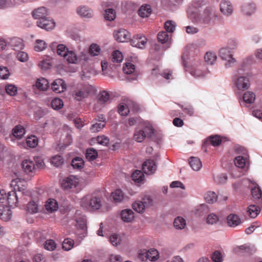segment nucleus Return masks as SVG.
<instances>
[{"label": "nucleus", "instance_id": "nucleus-52", "mask_svg": "<svg viewBox=\"0 0 262 262\" xmlns=\"http://www.w3.org/2000/svg\"><path fill=\"white\" fill-rule=\"evenodd\" d=\"M123 71L126 74H132L135 71V66L130 62H126L123 67Z\"/></svg>", "mask_w": 262, "mask_h": 262}, {"label": "nucleus", "instance_id": "nucleus-19", "mask_svg": "<svg viewBox=\"0 0 262 262\" xmlns=\"http://www.w3.org/2000/svg\"><path fill=\"white\" fill-rule=\"evenodd\" d=\"M32 14L35 19L39 20L47 17L49 15V11L46 7H41L34 10Z\"/></svg>", "mask_w": 262, "mask_h": 262}, {"label": "nucleus", "instance_id": "nucleus-59", "mask_svg": "<svg viewBox=\"0 0 262 262\" xmlns=\"http://www.w3.org/2000/svg\"><path fill=\"white\" fill-rule=\"evenodd\" d=\"M246 160L242 156H238L235 158L234 163L236 166L243 168L246 165Z\"/></svg>", "mask_w": 262, "mask_h": 262}, {"label": "nucleus", "instance_id": "nucleus-18", "mask_svg": "<svg viewBox=\"0 0 262 262\" xmlns=\"http://www.w3.org/2000/svg\"><path fill=\"white\" fill-rule=\"evenodd\" d=\"M18 196L16 194V191L12 190L10 191H9L7 193V195L6 198V202L8 206L14 207L17 206L18 204Z\"/></svg>", "mask_w": 262, "mask_h": 262}, {"label": "nucleus", "instance_id": "nucleus-54", "mask_svg": "<svg viewBox=\"0 0 262 262\" xmlns=\"http://www.w3.org/2000/svg\"><path fill=\"white\" fill-rule=\"evenodd\" d=\"M5 90L6 93L11 96H15L17 94V88L13 84H10L6 85Z\"/></svg>", "mask_w": 262, "mask_h": 262}, {"label": "nucleus", "instance_id": "nucleus-27", "mask_svg": "<svg viewBox=\"0 0 262 262\" xmlns=\"http://www.w3.org/2000/svg\"><path fill=\"white\" fill-rule=\"evenodd\" d=\"M35 86L40 91H46L49 86L48 81L44 78H40L37 79L35 83Z\"/></svg>", "mask_w": 262, "mask_h": 262}, {"label": "nucleus", "instance_id": "nucleus-2", "mask_svg": "<svg viewBox=\"0 0 262 262\" xmlns=\"http://www.w3.org/2000/svg\"><path fill=\"white\" fill-rule=\"evenodd\" d=\"M57 53L58 55L63 57L68 62L75 63L78 58L75 52L69 49L63 44L58 45L57 47Z\"/></svg>", "mask_w": 262, "mask_h": 262}, {"label": "nucleus", "instance_id": "nucleus-38", "mask_svg": "<svg viewBox=\"0 0 262 262\" xmlns=\"http://www.w3.org/2000/svg\"><path fill=\"white\" fill-rule=\"evenodd\" d=\"M249 216L252 218L256 217L260 212L259 208L254 205H251L248 208Z\"/></svg>", "mask_w": 262, "mask_h": 262}, {"label": "nucleus", "instance_id": "nucleus-10", "mask_svg": "<svg viewBox=\"0 0 262 262\" xmlns=\"http://www.w3.org/2000/svg\"><path fill=\"white\" fill-rule=\"evenodd\" d=\"M7 43L8 48H10L16 51H19L24 48L23 40L18 37L8 39L7 40Z\"/></svg>", "mask_w": 262, "mask_h": 262}, {"label": "nucleus", "instance_id": "nucleus-4", "mask_svg": "<svg viewBox=\"0 0 262 262\" xmlns=\"http://www.w3.org/2000/svg\"><path fill=\"white\" fill-rule=\"evenodd\" d=\"M81 207L89 211L98 209V198L96 196L86 195L81 201Z\"/></svg>", "mask_w": 262, "mask_h": 262}, {"label": "nucleus", "instance_id": "nucleus-13", "mask_svg": "<svg viewBox=\"0 0 262 262\" xmlns=\"http://www.w3.org/2000/svg\"><path fill=\"white\" fill-rule=\"evenodd\" d=\"M36 24L37 26L47 31L53 29L55 25L54 20L48 17L37 20Z\"/></svg>", "mask_w": 262, "mask_h": 262}, {"label": "nucleus", "instance_id": "nucleus-56", "mask_svg": "<svg viewBox=\"0 0 262 262\" xmlns=\"http://www.w3.org/2000/svg\"><path fill=\"white\" fill-rule=\"evenodd\" d=\"M148 259L150 261H155L159 257L158 251L155 249H150L147 251Z\"/></svg>", "mask_w": 262, "mask_h": 262}, {"label": "nucleus", "instance_id": "nucleus-49", "mask_svg": "<svg viewBox=\"0 0 262 262\" xmlns=\"http://www.w3.org/2000/svg\"><path fill=\"white\" fill-rule=\"evenodd\" d=\"M38 138L35 136H31L27 138L26 143L30 147H35L38 145Z\"/></svg>", "mask_w": 262, "mask_h": 262}, {"label": "nucleus", "instance_id": "nucleus-30", "mask_svg": "<svg viewBox=\"0 0 262 262\" xmlns=\"http://www.w3.org/2000/svg\"><path fill=\"white\" fill-rule=\"evenodd\" d=\"M112 197L113 201L117 203L121 202L124 198V193L121 189H117L112 193Z\"/></svg>", "mask_w": 262, "mask_h": 262}, {"label": "nucleus", "instance_id": "nucleus-26", "mask_svg": "<svg viewBox=\"0 0 262 262\" xmlns=\"http://www.w3.org/2000/svg\"><path fill=\"white\" fill-rule=\"evenodd\" d=\"M45 208L49 212L51 213L57 210L58 204L56 200L49 199L46 203Z\"/></svg>", "mask_w": 262, "mask_h": 262}, {"label": "nucleus", "instance_id": "nucleus-17", "mask_svg": "<svg viewBox=\"0 0 262 262\" xmlns=\"http://www.w3.org/2000/svg\"><path fill=\"white\" fill-rule=\"evenodd\" d=\"M52 90L56 93H60L64 92L67 88L66 84L61 79L55 80L51 84Z\"/></svg>", "mask_w": 262, "mask_h": 262}, {"label": "nucleus", "instance_id": "nucleus-64", "mask_svg": "<svg viewBox=\"0 0 262 262\" xmlns=\"http://www.w3.org/2000/svg\"><path fill=\"white\" fill-rule=\"evenodd\" d=\"M10 75V72L8 68L6 67H0V78L3 79L8 78Z\"/></svg>", "mask_w": 262, "mask_h": 262}, {"label": "nucleus", "instance_id": "nucleus-6", "mask_svg": "<svg viewBox=\"0 0 262 262\" xmlns=\"http://www.w3.org/2000/svg\"><path fill=\"white\" fill-rule=\"evenodd\" d=\"M79 179L75 176H70L62 180V187L66 190L75 188L79 184Z\"/></svg>", "mask_w": 262, "mask_h": 262}, {"label": "nucleus", "instance_id": "nucleus-1", "mask_svg": "<svg viewBox=\"0 0 262 262\" xmlns=\"http://www.w3.org/2000/svg\"><path fill=\"white\" fill-rule=\"evenodd\" d=\"M187 13L188 18L191 20L193 23L203 26L210 25L211 23V20L215 16L214 12L213 9L210 8L206 9L202 14L191 12L190 10H188Z\"/></svg>", "mask_w": 262, "mask_h": 262}, {"label": "nucleus", "instance_id": "nucleus-51", "mask_svg": "<svg viewBox=\"0 0 262 262\" xmlns=\"http://www.w3.org/2000/svg\"><path fill=\"white\" fill-rule=\"evenodd\" d=\"M64 136L65 138L63 139V145L62 146L63 148H66L72 142V138L71 134V131L66 132L65 133Z\"/></svg>", "mask_w": 262, "mask_h": 262}, {"label": "nucleus", "instance_id": "nucleus-22", "mask_svg": "<svg viewBox=\"0 0 262 262\" xmlns=\"http://www.w3.org/2000/svg\"><path fill=\"white\" fill-rule=\"evenodd\" d=\"M21 167L27 174L32 173L35 169L34 161L31 160H24L21 163Z\"/></svg>", "mask_w": 262, "mask_h": 262}, {"label": "nucleus", "instance_id": "nucleus-45", "mask_svg": "<svg viewBox=\"0 0 262 262\" xmlns=\"http://www.w3.org/2000/svg\"><path fill=\"white\" fill-rule=\"evenodd\" d=\"M112 56V61L113 62L120 63L123 59L122 53L118 50L114 51Z\"/></svg>", "mask_w": 262, "mask_h": 262}, {"label": "nucleus", "instance_id": "nucleus-12", "mask_svg": "<svg viewBox=\"0 0 262 262\" xmlns=\"http://www.w3.org/2000/svg\"><path fill=\"white\" fill-rule=\"evenodd\" d=\"M27 182L24 179L17 178L11 181L10 186L14 191H24L27 188Z\"/></svg>", "mask_w": 262, "mask_h": 262}, {"label": "nucleus", "instance_id": "nucleus-29", "mask_svg": "<svg viewBox=\"0 0 262 262\" xmlns=\"http://www.w3.org/2000/svg\"><path fill=\"white\" fill-rule=\"evenodd\" d=\"M189 163L190 167L195 171L199 170L202 166L201 161L196 157H191Z\"/></svg>", "mask_w": 262, "mask_h": 262}, {"label": "nucleus", "instance_id": "nucleus-58", "mask_svg": "<svg viewBox=\"0 0 262 262\" xmlns=\"http://www.w3.org/2000/svg\"><path fill=\"white\" fill-rule=\"evenodd\" d=\"M45 249L49 251H53L56 247V244L53 239H48L43 244Z\"/></svg>", "mask_w": 262, "mask_h": 262}, {"label": "nucleus", "instance_id": "nucleus-33", "mask_svg": "<svg viewBox=\"0 0 262 262\" xmlns=\"http://www.w3.org/2000/svg\"><path fill=\"white\" fill-rule=\"evenodd\" d=\"M25 134V129L21 125H16L13 129V135L17 138L20 139Z\"/></svg>", "mask_w": 262, "mask_h": 262}, {"label": "nucleus", "instance_id": "nucleus-31", "mask_svg": "<svg viewBox=\"0 0 262 262\" xmlns=\"http://www.w3.org/2000/svg\"><path fill=\"white\" fill-rule=\"evenodd\" d=\"M151 13V7L149 5L142 6L138 11L139 15L142 17H147Z\"/></svg>", "mask_w": 262, "mask_h": 262}, {"label": "nucleus", "instance_id": "nucleus-8", "mask_svg": "<svg viewBox=\"0 0 262 262\" xmlns=\"http://www.w3.org/2000/svg\"><path fill=\"white\" fill-rule=\"evenodd\" d=\"M114 37L116 41L120 42H126L130 40V34L125 29H119L116 30L113 33Z\"/></svg>", "mask_w": 262, "mask_h": 262}, {"label": "nucleus", "instance_id": "nucleus-25", "mask_svg": "<svg viewBox=\"0 0 262 262\" xmlns=\"http://www.w3.org/2000/svg\"><path fill=\"white\" fill-rule=\"evenodd\" d=\"M121 217L124 222H131L135 217L134 213L131 209H125L121 211Z\"/></svg>", "mask_w": 262, "mask_h": 262}, {"label": "nucleus", "instance_id": "nucleus-5", "mask_svg": "<svg viewBox=\"0 0 262 262\" xmlns=\"http://www.w3.org/2000/svg\"><path fill=\"white\" fill-rule=\"evenodd\" d=\"M75 217L76 222V226L81 230V231H79L77 234L80 238L82 239L86 236L87 233L85 216L84 215H81L80 212L77 211L75 213Z\"/></svg>", "mask_w": 262, "mask_h": 262}, {"label": "nucleus", "instance_id": "nucleus-63", "mask_svg": "<svg viewBox=\"0 0 262 262\" xmlns=\"http://www.w3.org/2000/svg\"><path fill=\"white\" fill-rule=\"evenodd\" d=\"M206 220L207 224L213 225L217 223L219 219V217L216 214L212 213L208 215Z\"/></svg>", "mask_w": 262, "mask_h": 262}, {"label": "nucleus", "instance_id": "nucleus-39", "mask_svg": "<svg viewBox=\"0 0 262 262\" xmlns=\"http://www.w3.org/2000/svg\"><path fill=\"white\" fill-rule=\"evenodd\" d=\"M97 156L98 152L96 149L93 148H90L86 150L85 157L89 161L95 160Z\"/></svg>", "mask_w": 262, "mask_h": 262}, {"label": "nucleus", "instance_id": "nucleus-34", "mask_svg": "<svg viewBox=\"0 0 262 262\" xmlns=\"http://www.w3.org/2000/svg\"><path fill=\"white\" fill-rule=\"evenodd\" d=\"M243 99L245 102L251 104L254 101L255 99V95L252 92L247 91L243 95Z\"/></svg>", "mask_w": 262, "mask_h": 262}, {"label": "nucleus", "instance_id": "nucleus-28", "mask_svg": "<svg viewBox=\"0 0 262 262\" xmlns=\"http://www.w3.org/2000/svg\"><path fill=\"white\" fill-rule=\"evenodd\" d=\"M88 93L84 89H77L73 93V96L77 101H81L88 96Z\"/></svg>", "mask_w": 262, "mask_h": 262}, {"label": "nucleus", "instance_id": "nucleus-9", "mask_svg": "<svg viewBox=\"0 0 262 262\" xmlns=\"http://www.w3.org/2000/svg\"><path fill=\"white\" fill-rule=\"evenodd\" d=\"M236 88L239 91H244L248 89L250 85L249 78L244 76H239L234 80Z\"/></svg>", "mask_w": 262, "mask_h": 262}, {"label": "nucleus", "instance_id": "nucleus-61", "mask_svg": "<svg viewBox=\"0 0 262 262\" xmlns=\"http://www.w3.org/2000/svg\"><path fill=\"white\" fill-rule=\"evenodd\" d=\"M164 28L167 32L172 33L175 30L176 24L171 20H167L164 24Z\"/></svg>", "mask_w": 262, "mask_h": 262}, {"label": "nucleus", "instance_id": "nucleus-55", "mask_svg": "<svg viewBox=\"0 0 262 262\" xmlns=\"http://www.w3.org/2000/svg\"><path fill=\"white\" fill-rule=\"evenodd\" d=\"M116 17V12L113 9H108L105 10L104 18L109 21L113 20Z\"/></svg>", "mask_w": 262, "mask_h": 262}, {"label": "nucleus", "instance_id": "nucleus-37", "mask_svg": "<svg viewBox=\"0 0 262 262\" xmlns=\"http://www.w3.org/2000/svg\"><path fill=\"white\" fill-rule=\"evenodd\" d=\"M71 165L75 169H81L84 166V161L80 157H76L72 160Z\"/></svg>", "mask_w": 262, "mask_h": 262}, {"label": "nucleus", "instance_id": "nucleus-57", "mask_svg": "<svg viewBox=\"0 0 262 262\" xmlns=\"http://www.w3.org/2000/svg\"><path fill=\"white\" fill-rule=\"evenodd\" d=\"M74 242L70 238H66L62 243V248L65 251L71 250L73 247Z\"/></svg>", "mask_w": 262, "mask_h": 262}, {"label": "nucleus", "instance_id": "nucleus-32", "mask_svg": "<svg viewBox=\"0 0 262 262\" xmlns=\"http://www.w3.org/2000/svg\"><path fill=\"white\" fill-rule=\"evenodd\" d=\"M204 60L207 64H213L216 60V55L215 53L208 52L204 56Z\"/></svg>", "mask_w": 262, "mask_h": 262}, {"label": "nucleus", "instance_id": "nucleus-23", "mask_svg": "<svg viewBox=\"0 0 262 262\" xmlns=\"http://www.w3.org/2000/svg\"><path fill=\"white\" fill-rule=\"evenodd\" d=\"M256 9L255 4L254 3H247L244 4L241 8L242 13L245 15H250L253 14Z\"/></svg>", "mask_w": 262, "mask_h": 262}, {"label": "nucleus", "instance_id": "nucleus-3", "mask_svg": "<svg viewBox=\"0 0 262 262\" xmlns=\"http://www.w3.org/2000/svg\"><path fill=\"white\" fill-rule=\"evenodd\" d=\"M154 134V129L150 126L144 127H137L135 128L134 139L138 142H143L146 138L151 137Z\"/></svg>", "mask_w": 262, "mask_h": 262}, {"label": "nucleus", "instance_id": "nucleus-60", "mask_svg": "<svg viewBox=\"0 0 262 262\" xmlns=\"http://www.w3.org/2000/svg\"><path fill=\"white\" fill-rule=\"evenodd\" d=\"M157 38L159 42L164 43L168 41L169 36L167 32L161 31L158 33Z\"/></svg>", "mask_w": 262, "mask_h": 262}, {"label": "nucleus", "instance_id": "nucleus-35", "mask_svg": "<svg viewBox=\"0 0 262 262\" xmlns=\"http://www.w3.org/2000/svg\"><path fill=\"white\" fill-rule=\"evenodd\" d=\"M222 142V139L220 136L215 135L210 137L205 142V143H209L214 146L219 145Z\"/></svg>", "mask_w": 262, "mask_h": 262}, {"label": "nucleus", "instance_id": "nucleus-14", "mask_svg": "<svg viewBox=\"0 0 262 262\" xmlns=\"http://www.w3.org/2000/svg\"><path fill=\"white\" fill-rule=\"evenodd\" d=\"M147 42V39L145 36L140 34H137L131 39L130 43L132 46L143 49Z\"/></svg>", "mask_w": 262, "mask_h": 262}, {"label": "nucleus", "instance_id": "nucleus-48", "mask_svg": "<svg viewBox=\"0 0 262 262\" xmlns=\"http://www.w3.org/2000/svg\"><path fill=\"white\" fill-rule=\"evenodd\" d=\"M51 163L54 166L57 167L63 164V159L61 156L56 155L52 158Z\"/></svg>", "mask_w": 262, "mask_h": 262}, {"label": "nucleus", "instance_id": "nucleus-53", "mask_svg": "<svg viewBox=\"0 0 262 262\" xmlns=\"http://www.w3.org/2000/svg\"><path fill=\"white\" fill-rule=\"evenodd\" d=\"M110 242L113 246H118L122 242V239L120 235L113 234L110 237Z\"/></svg>", "mask_w": 262, "mask_h": 262}, {"label": "nucleus", "instance_id": "nucleus-7", "mask_svg": "<svg viewBox=\"0 0 262 262\" xmlns=\"http://www.w3.org/2000/svg\"><path fill=\"white\" fill-rule=\"evenodd\" d=\"M220 56L222 59L227 61L225 64L226 67H229L234 63L235 59L232 57V54L230 48H223L220 50Z\"/></svg>", "mask_w": 262, "mask_h": 262}, {"label": "nucleus", "instance_id": "nucleus-50", "mask_svg": "<svg viewBox=\"0 0 262 262\" xmlns=\"http://www.w3.org/2000/svg\"><path fill=\"white\" fill-rule=\"evenodd\" d=\"M38 209V205L34 201H31L27 205V211L30 213H35Z\"/></svg>", "mask_w": 262, "mask_h": 262}, {"label": "nucleus", "instance_id": "nucleus-42", "mask_svg": "<svg viewBox=\"0 0 262 262\" xmlns=\"http://www.w3.org/2000/svg\"><path fill=\"white\" fill-rule=\"evenodd\" d=\"M47 47V43L42 40L40 39H37L35 41V43L34 45V50L37 52H40L45 49H46Z\"/></svg>", "mask_w": 262, "mask_h": 262}, {"label": "nucleus", "instance_id": "nucleus-15", "mask_svg": "<svg viewBox=\"0 0 262 262\" xmlns=\"http://www.w3.org/2000/svg\"><path fill=\"white\" fill-rule=\"evenodd\" d=\"M142 169L146 174H151L156 171L157 165L154 160H147L142 165Z\"/></svg>", "mask_w": 262, "mask_h": 262}, {"label": "nucleus", "instance_id": "nucleus-46", "mask_svg": "<svg viewBox=\"0 0 262 262\" xmlns=\"http://www.w3.org/2000/svg\"><path fill=\"white\" fill-rule=\"evenodd\" d=\"M110 95L105 91H101L99 92V104H103L110 101Z\"/></svg>", "mask_w": 262, "mask_h": 262}, {"label": "nucleus", "instance_id": "nucleus-41", "mask_svg": "<svg viewBox=\"0 0 262 262\" xmlns=\"http://www.w3.org/2000/svg\"><path fill=\"white\" fill-rule=\"evenodd\" d=\"M132 179L134 181L140 183L142 182L144 178V174L141 170H135L132 175Z\"/></svg>", "mask_w": 262, "mask_h": 262}, {"label": "nucleus", "instance_id": "nucleus-62", "mask_svg": "<svg viewBox=\"0 0 262 262\" xmlns=\"http://www.w3.org/2000/svg\"><path fill=\"white\" fill-rule=\"evenodd\" d=\"M211 258L214 262H222L223 260L222 253L219 251H214L212 254Z\"/></svg>", "mask_w": 262, "mask_h": 262}, {"label": "nucleus", "instance_id": "nucleus-47", "mask_svg": "<svg viewBox=\"0 0 262 262\" xmlns=\"http://www.w3.org/2000/svg\"><path fill=\"white\" fill-rule=\"evenodd\" d=\"M39 67L43 70H47L51 66V61L50 58L47 57L41 60L38 63Z\"/></svg>", "mask_w": 262, "mask_h": 262}, {"label": "nucleus", "instance_id": "nucleus-40", "mask_svg": "<svg viewBox=\"0 0 262 262\" xmlns=\"http://www.w3.org/2000/svg\"><path fill=\"white\" fill-rule=\"evenodd\" d=\"M173 225L178 229H182L186 226V221L183 218L178 216L175 219L173 222Z\"/></svg>", "mask_w": 262, "mask_h": 262}, {"label": "nucleus", "instance_id": "nucleus-11", "mask_svg": "<svg viewBox=\"0 0 262 262\" xmlns=\"http://www.w3.org/2000/svg\"><path fill=\"white\" fill-rule=\"evenodd\" d=\"M76 13L80 17L84 19L91 18L94 16L93 10L86 6H79L76 9Z\"/></svg>", "mask_w": 262, "mask_h": 262}, {"label": "nucleus", "instance_id": "nucleus-43", "mask_svg": "<svg viewBox=\"0 0 262 262\" xmlns=\"http://www.w3.org/2000/svg\"><path fill=\"white\" fill-rule=\"evenodd\" d=\"M204 197L206 201L209 203H213L217 200V195L213 191L207 192Z\"/></svg>", "mask_w": 262, "mask_h": 262}, {"label": "nucleus", "instance_id": "nucleus-44", "mask_svg": "<svg viewBox=\"0 0 262 262\" xmlns=\"http://www.w3.org/2000/svg\"><path fill=\"white\" fill-rule=\"evenodd\" d=\"M51 105L54 110H59L63 107V103L60 98H55L52 100Z\"/></svg>", "mask_w": 262, "mask_h": 262}, {"label": "nucleus", "instance_id": "nucleus-20", "mask_svg": "<svg viewBox=\"0 0 262 262\" xmlns=\"http://www.w3.org/2000/svg\"><path fill=\"white\" fill-rule=\"evenodd\" d=\"M220 10L225 15H231L233 11V7L230 2L222 1L220 4Z\"/></svg>", "mask_w": 262, "mask_h": 262}, {"label": "nucleus", "instance_id": "nucleus-36", "mask_svg": "<svg viewBox=\"0 0 262 262\" xmlns=\"http://www.w3.org/2000/svg\"><path fill=\"white\" fill-rule=\"evenodd\" d=\"M133 209L138 213H142L144 211L146 206L142 201H135L132 205Z\"/></svg>", "mask_w": 262, "mask_h": 262}, {"label": "nucleus", "instance_id": "nucleus-21", "mask_svg": "<svg viewBox=\"0 0 262 262\" xmlns=\"http://www.w3.org/2000/svg\"><path fill=\"white\" fill-rule=\"evenodd\" d=\"M251 193L253 200L256 203H262V191L257 184H255V186L251 188Z\"/></svg>", "mask_w": 262, "mask_h": 262}, {"label": "nucleus", "instance_id": "nucleus-24", "mask_svg": "<svg viewBox=\"0 0 262 262\" xmlns=\"http://www.w3.org/2000/svg\"><path fill=\"white\" fill-rule=\"evenodd\" d=\"M228 225L232 227H236L241 223L239 217L235 214H230L227 219Z\"/></svg>", "mask_w": 262, "mask_h": 262}, {"label": "nucleus", "instance_id": "nucleus-16", "mask_svg": "<svg viewBox=\"0 0 262 262\" xmlns=\"http://www.w3.org/2000/svg\"><path fill=\"white\" fill-rule=\"evenodd\" d=\"M12 216V211L10 206L5 204H0V219L4 221H8Z\"/></svg>", "mask_w": 262, "mask_h": 262}]
</instances>
